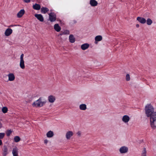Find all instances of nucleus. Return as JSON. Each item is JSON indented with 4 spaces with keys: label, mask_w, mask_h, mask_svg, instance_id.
I'll list each match as a JSON object with an SVG mask.
<instances>
[{
    "label": "nucleus",
    "mask_w": 156,
    "mask_h": 156,
    "mask_svg": "<svg viewBox=\"0 0 156 156\" xmlns=\"http://www.w3.org/2000/svg\"><path fill=\"white\" fill-rule=\"evenodd\" d=\"M145 110L147 116L150 117L151 127L153 129H155L156 128V112H154V108L151 104L146 105Z\"/></svg>",
    "instance_id": "f257e3e1"
},
{
    "label": "nucleus",
    "mask_w": 156,
    "mask_h": 156,
    "mask_svg": "<svg viewBox=\"0 0 156 156\" xmlns=\"http://www.w3.org/2000/svg\"><path fill=\"white\" fill-rule=\"evenodd\" d=\"M46 102V100L40 97L39 99L35 101L32 104L34 107H41L43 106Z\"/></svg>",
    "instance_id": "f03ea898"
},
{
    "label": "nucleus",
    "mask_w": 156,
    "mask_h": 156,
    "mask_svg": "<svg viewBox=\"0 0 156 156\" xmlns=\"http://www.w3.org/2000/svg\"><path fill=\"white\" fill-rule=\"evenodd\" d=\"M119 150L120 154H124L128 152V148L126 146H122L119 148Z\"/></svg>",
    "instance_id": "7ed1b4c3"
},
{
    "label": "nucleus",
    "mask_w": 156,
    "mask_h": 156,
    "mask_svg": "<svg viewBox=\"0 0 156 156\" xmlns=\"http://www.w3.org/2000/svg\"><path fill=\"white\" fill-rule=\"evenodd\" d=\"M23 57L24 54H22L21 55L20 57V68L22 69H24L25 68L24 62L23 60Z\"/></svg>",
    "instance_id": "20e7f679"
},
{
    "label": "nucleus",
    "mask_w": 156,
    "mask_h": 156,
    "mask_svg": "<svg viewBox=\"0 0 156 156\" xmlns=\"http://www.w3.org/2000/svg\"><path fill=\"white\" fill-rule=\"evenodd\" d=\"M49 16V20L51 22L55 21L56 20V14L54 12H50L48 14Z\"/></svg>",
    "instance_id": "39448f33"
},
{
    "label": "nucleus",
    "mask_w": 156,
    "mask_h": 156,
    "mask_svg": "<svg viewBox=\"0 0 156 156\" xmlns=\"http://www.w3.org/2000/svg\"><path fill=\"white\" fill-rule=\"evenodd\" d=\"M130 119V118L129 116L127 115H124L122 118V122L126 124L128 123Z\"/></svg>",
    "instance_id": "423d86ee"
},
{
    "label": "nucleus",
    "mask_w": 156,
    "mask_h": 156,
    "mask_svg": "<svg viewBox=\"0 0 156 156\" xmlns=\"http://www.w3.org/2000/svg\"><path fill=\"white\" fill-rule=\"evenodd\" d=\"M73 135V132L69 131L66 132V137L67 140H69Z\"/></svg>",
    "instance_id": "0eeeda50"
},
{
    "label": "nucleus",
    "mask_w": 156,
    "mask_h": 156,
    "mask_svg": "<svg viewBox=\"0 0 156 156\" xmlns=\"http://www.w3.org/2000/svg\"><path fill=\"white\" fill-rule=\"evenodd\" d=\"M2 156H6L7 155L8 153V149L7 147L4 145L3 147V148L2 149Z\"/></svg>",
    "instance_id": "6e6552de"
},
{
    "label": "nucleus",
    "mask_w": 156,
    "mask_h": 156,
    "mask_svg": "<svg viewBox=\"0 0 156 156\" xmlns=\"http://www.w3.org/2000/svg\"><path fill=\"white\" fill-rule=\"evenodd\" d=\"M34 16L41 22H42L44 20L43 17L41 14H35Z\"/></svg>",
    "instance_id": "1a4fd4ad"
},
{
    "label": "nucleus",
    "mask_w": 156,
    "mask_h": 156,
    "mask_svg": "<svg viewBox=\"0 0 156 156\" xmlns=\"http://www.w3.org/2000/svg\"><path fill=\"white\" fill-rule=\"evenodd\" d=\"M18 149L16 147H14L12 151L13 156H18Z\"/></svg>",
    "instance_id": "9d476101"
},
{
    "label": "nucleus",
    "mask_w": 156,
    "mask_h": 156,
    "mask_svg": "<svg viewBox=\"0 0 156 156\" xmlns=\"http://www.w3.org/2000/svg\"><path fill=\"white\" fill-rule=\"evenodd\" d=\"M12 32V30L11 29L7 28L5 30V34L6 36H9Z\"/></svg>",
    "instance_id": "9b49d317"
},
{
    "label": "nucleus",
    "mask_w": 156,
    "mask_h": 156,
    "mask_svg": "<svg viewBox=\"0 0 156 156\" xmlns=\"http://www.w3.org/2000/svg\"><path fill=\"white\" fill-rule=\"evenodd\" d=\"M7 76L9 78L8 80L9 81H13L15 79V76L12 73H10Z\"/></svg>",
    "instance_id": "f8f14e48"
},
{
    "label": "nucleus",
    "mask_w": 156,
    "mask_h": 156,
    "mask_svg": "<svg viewBox=\"0 0 156 156\" xmlns=\"http://www.w3.org/2000/svg\"><path fill=\"white\" fill-rule=\"evenodd\" d=\"M136 19L140 23L142 24H144L146 22V19L144 18L138 17Z\"/></svg>",
    "instance_id": "ddd939ff"
},
{
    "label": "nucleus",
    "mask_w": 156,
    "mask_h": 156,
    "mask_svg": "<svg viewBox=\"0 0 156 156\" xmlns=\"http://www.w3.org/2000/svg\"><path fill=\"white\" fill-rule=\"evenodd\" d=\"M48 100L49 102L50 103H53L55 101V98L54 96L51 95L48 97Z\"/></svg>",
    "instance_id": "4468645a"
},
{
    "label": "nucleus",
    "mask_w": 156,
    "mask_h": 156,
    "mask_svg": "<svg viewBox=\"0 0 156 156\" xmlns=\"http://www.w3.org/2000/svg\"><path fill=\"white\" fill-rule=\"evenodd\" d=\"M90 5L93 7H95L98 4V2L95 0H90Z\"/></svg>",
    "instance_id": "2eb2a0df"
},
{
    "label": "nucleus",
    "mask_w": 156,
    "mask_h": 156,
    "mask_svg": "<svg viewBox=\"0 0 156 156\" xmlns=\"http://www.w3.org/2000/svg\"><path fill=\"white\" fill-rule=\"evenodd\" d=\"M102 37L101 35H98L96 36L95 38V44H97L98 42L101 41L102 40Z\"/></svg>",
    "instance_id": "dca6fc26"
},
{
    "label": "nucleus",
    "mask_w": 156,
    "mask_h": 156,
    "mask_svg": "<svg viewBox=\"0 0 156 156\" xmlns=\"http://www.w3.org/2000/svg\"><path fill=\"white\" fill-rule=\"evenodd\" d=\"M25 11L23 9H21L17 13V16L18 18L21 17L24 14Z\"/></svg>",
    "instance_id": "f3484780"
},
{
    "label": "nucleus",
    "mask_w": 156,
    "mask_h": 156,
    "mask_svg": "<svg viewBox=\"0 0 156 156\" xmlns=\"http://www.w3.org/2000/svg\"><path fill=\"white\" fill-rule=\"evenodd\" d=\"M89 46V44L88 43H85L82 44L81 46V49L83 50L87 49Z\"/></svg>",
    "instance_id": "a211bd4d"
},
{
    "label": "nucleus",
    "mask_w": 156,
    "mask_h": 156,
    "mask_svg": "<svg viewBox=\"0 0 156 156\" xmlns=\"http://www.w3.org/2000/svg\"><path fill=\"white\" fill-rule=\"evenodd\" d=\"M54 29L57 32H59L61 30V27L58 23L55 24L54 25Z\"/></svg>",
    "instance_id": "6ab92c4d"
},
{
    "label": "nucleus",
    "mask_w": 156,
    "mask_h": 156,
    "mask_svg": "<svg viewBox=\"0 0 156 156\" xmlns=\"http://www.w3.org/2000/svg\"><path fill=\"white\" fill-rule=\"evenodd\" d=\"M41 12L43 14H45L49 11L47 8L44 7H42L41 8Z\"/></svg>",
    "instance_id": "aec40b11"
},
{
    "label": "nucleus",
    "mask_w": 156,
    "mask_h": 156,
    "mask_svg": "<svg viewBox=\"0 0 156 156\" xmlns=\"http://www.w3.org/2000/svg\"><path fill=\"white\" fill-rule=\"evenodd\" d=\"M33 8L35 10H38L41 9V6L39 4L36 3L33 5Z\"/></svg>",
    "instance_id": "412c9836"
},
{
    "label": "nucleus",
    "mask_w": 156,
    "mask_h": 156,
    "mask_svg": "<svg viewBox=\"0 0 156 156\" xmlns=\"http://www.w3.org/2000/svg\"><path fill=\"white\" fill-rule=\"evenodd\" d=\"M54 133L53 131L50 130L47 132L46 134L48 138H51L54 136Z\"/></svg>",
    "instance_id": "4be33fe9"
},
{
    "label": "nucleus",
    "mask_w": 156,
    "mask_h": 156,
    "mask_svg": "<svg viewBox=\"0 0 156 156\" xmlns=\"http://www.w3.org/2000/svg\"><path fill=\"white\" fill-rule=\"evenodd\" d=\"M69 39L70 42L71 43H74L75 41V38L72 34L70 35L69 36Z\"/></svg>",
    "instance_id": "5701e85b"
},
{
    "label": "nucleus",
    "mask_w": 156,
    "mask_h": 156,
    "mask_svg": "<svg viewBox=\"0 0 156 156\" xmlns=\"http://www.w3.org/2000/svg\"><path fill=\"white\" fill-rule=\"evenodd\" d=\"M80 109L82 110H85L87 109V105L85 104H82L79 106Z\"/></svg>",
    "instance_id": "b1692460"
},
{
    "label": "nucleus",
    "mask_w": 156,
    "mask_h": 156,
    "mask_svg": "<svg viewBox=\"0 0 156 156\" xmlns=\"http://www.w3.org/2000/svg\"><path fill=\"white\" fill-rule=\"evenodd\" d=\"M140 156H147V152L145 148L143 149Z\"/></svg>",
    "instance_id": "393cba45"
},
{
    "label": "nucleus",
    "mask_w": 156,
    "mask_h": 156,
    "mask_svg": "<svg viewBox=\"0 0 156 156\" xmlns=\"http://www.w3.org/2000/svg\"><path fill=\"white\" fill-rule=\"evenodd\" d=\"M2 111L3 113L5 114L7 112L8 109L7 107H3L2 108Z\"/></svg>",
    "instance_id": "a878e982"
},
{
    "label": "nucleus",
    "mask_w": 156,
    "mask_h": 156,
    "mask_svg": "<svg viewBox=\"0 0 156 156\" xmlns=\"http://www.w3.org/2000/svg\"><path fill=\"white\" fill-rule=\"evenodd\" d=\"M14 141L16 142H19L20 140V139L19 136H16L14 137Z\"/></svg>",
    "instance_id": "bb28decb"
},
{
    "label": "nucleus",
    "mask_w": 156,
    "mask_h": 156,
    "mask_svg": "<svg viewBox=\"0 0 156 156\" xmlns=\"http://www.w3.org/2000/svg\"><path fill=\"white\" fill-rule=\"evenodd\" d=\"M147 24L149 25H150L152 23V20L150 18H148L146 20Z\"/></svg>",
    "instance_id": "cd10ccee"
},
{
    "label": "nucleus",
    "mask_w": 156,
    "mask_h": 156,
    "mask_svg": "<svg viewBox=\"0 0 156 156\" xmlns=\"http://www.w3.org/2000/svg\"><path fill=\"white\" fill-rule=\"evenodd\" d=\"M12 131L11 130H7L6 132V134L7 136H9L12 133Z\"/></svg>",
    "instance_id": "c85d7f7f"
},
{
    "label": "nucleus",
    "mask_w": 156,
    "mask_h": 156,
    "mask_svg": "<svg viewBox=\"0 0 156 156\" xmlns=\"http://www.w3.org/2000/svg\"><path fill=\"white\" fill-rule=\"evenodd\" d=\"M64 35H68L69 34V31L68 30H65L63 31Z\"/></svg>",
    "instance_id": "c756f323"
},
{
    "label": "nucleus",
    "mask_w": 156,
    "mask_h": 156,
    "mask_svg": "<svg viewBox=\"0 0 156 156\" xmlns=\"http://www.w3.org/2000/svg\"><path fill=\"white\" fill-rule=\"evenodd\" d=\"M126 80L127 81H129L130 80V76L129 74H127L126 75Z\"/></svg>",
    "instance_id": "7c9ffc66"
},
{
    "label": "nucleus",
    "mask_w": 156,
    "mask_h": 156,
    "mask_svg": "<svg viewBox=\"0 0 156 156\" xmlns=\"http://www.w3.org/2000/svg\"><path fill=\"white\" fill-rule=\"evenodd\" d=\"M5 135V133H0V139H2Z\"/></svg>",
    "instance_id": "2f4dec72"
},
{
    "label": "nucleus",
    "mask_w": 156,
    "mask_h": 156,
    "mask_svg": "<svg viewBox=\"0 0 156 156\" xmlns=\"http://www.w3.org/2000/svg\"><path fill=\"white\" fill-rule=\"evenodd\" d=\"M23 1L25 2L28 3L30 2V0H23Z\"/></svg>",
    "instance_id": "473e14b6"
},
{
    "label": "nucleus",
    "mask_w": 156,
    "mask_h": 156,
    "mask_svg": "<svg viewBox=\"0 0 156 156\" xmlns=\"http://www.w3.org/2000/svg\"><path fill=\"white\" fill-rule=\"evenodd\" d=\"M77 134L78 136H80L81 134V133L80 131H78L77 133Z\"/></svg>",
    "instance_id": "72a5a7b5"
},
{
    "label": "nucleus",
    "mask_w": 156,
    "mask_h": 156,
    "mask_svg": "<svg viewBox=\"0 0 156 156\" xmlns=\"http://www.w3.org/2000/svg\"><path fill=\"white\" fill-rule=\"evenodd\" d=\"M48 142V140L47 139H45L44 140V143L47 144Z\"/></svg>",
    "instance_id": "f704fd0d"
},
{
    "label": "nucleus",
    "mask_w": 156,
    "mask_h": 156,
    "mask_svg": "<svg viewBox=\"0 0 156 156\" xmlns=\"http://www.w3.org/2000/svg\"><path fill=\"white\" fill-rule=\"evenodd\" d=\"M2 123L0 121V128H2Z\"/></svg>",
    "instance_id": "c9c22d12"
},
{
    "label": "nucleus",
    "mask_w": 156,
    "mask_h": 156,
    "mask_svg": "<svg viewBox=\"0 0 156 156\" xmlns=\"http://www.w3.org/2000/svg\"><path fill=\"white\" fill-rule=\"evenodd\" d=\"M59 35L61 36L64 35V34H63V32H61L60 33V34Z\"/></svg>",
    "instance_id": "e433bc0d"
},
{
    "label": "nucleus",
    "mask_w": 156,
    "mask_h": 156,
    "mask_svg": "<svg viewBox=\"0 0 156 156\" xmlns=\"http://www.w3.org/2000/svg\"><path fill=\"white\" fill-rule=\"evenodd\" d=\"M136 27L138 28L139 27V25L138 24H137L136 25Z\"/></svg>",
    "instance_id": "4c0bfd02"
},
{
    "label": "nucleus",
    "mask_w": 156,
    "mask_h": 156,
    "mask_svg": "<svg viewBox=\"0 0 156 156\" xmlns=\"http://www.w3.org/2000/svg\"><path fill=\"white\" fill-rule=\"evenodd\" d=\"M2 144V141L0 139V146Z\"/></svg>",
    "instance_id": "58836bf2"
}]
</instances>
